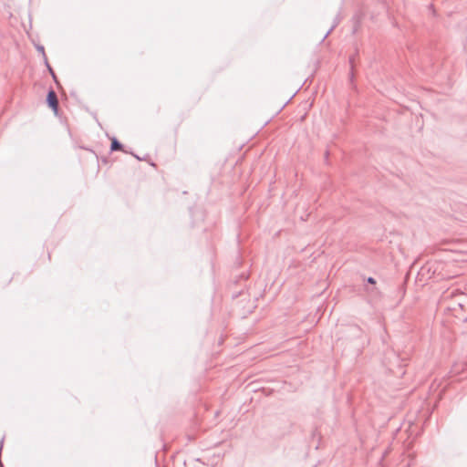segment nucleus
<instances>
[{
	"instance_id": "1",
	"label": "nucleus",
	"mask_w": 467,
	"mask_h": 467,
	"mask_svg": "<svg viewBox=\"0 0 467 467\" xmlns=\"http://www.w3.org/2000/svg\"><path fill=\"white\" fill-rule=\"evenodd\" d=\"M47 103L54 110L55 113L57 112V110H58V99H57L56 92L53 89H50L47 92Z\"/></svg>"
},
{
	"instance_id": "2",
	"label": "nucleus",
	"mask_w": 467,
	"mask_h": 467,
	"mask_svg": "<svg viewBox=\"0 0 467 467\" xmlns=\"http://www.w3.org/2000/svg\"><path fill=\"white\" fill-rule=\"evenodd\" d=\"M122 144L116 139L113 138L110 144V150L112 151L122 150Z\"/></svg>"
},
{
	"instance_id": "3",
	"label": "nucleus",
	"mask_w": 467,
	"mask_h": 467,
	"mask_svg": "<svg viewBox=\"0 0 467 467\" xmlns=\"http://www.w3.org/2000/svg\"><path fill=\"white\" fill-rule=\"evenodd\" d=\"M336 26H337V24L333 25V26L330 27V29H329V30L325 34V36H324V37H323L322 41H323V40H325V38H326V37H327V36H328V35L333 31V29L336 27Z\"/></svg>"
},
{
	"instance_id": "4",
	"label": "nucleus",
	"mask_w": 467,
	"mask_h": 467,
	"mask_svg": "<svg viewBox=\"0 0 467 467\" xmlns=\"http://www.w3.org/2000/svg\"><path fill=\"white\" fill-rule=\"evenodd\" d=\"M37 50L42 54L43 57L45 58L46 56V53H45V48L43 46H38L37 47Z\"/></svg>"
},
{
	"instance_id": "5",
	"label": "nucleus",
	"mask_w": 467,
	"mask_h": 467,
	"mask_svg": "<svg viewBox=\"0 0 467 467\" xmlns=\"http://www.w3.org/2000/svg\"><path fill=\"white\" fill-rule=\"evenodd\" d=\"M45 64H46V66L47 67L48 71L50 72V74H53V73H54V71H53L52 67H50V65L48 64L47 57H45Z\"/></svg>"
},
{
	"instance_id": "6",
	"label": "nucleus",
	"mask_w": 467,
	"mask_h": 467,
	"mask_svg": "<svg viewBox=\"0 0 467 467\" xmlns=\"http://www.w3.org/2000/svg\"><path fill=\"white\" fill-rule=\"evenodd\" d=\"M367 282L368 284H370V285H375L376 284V280L373 277H371V276L367 278Z\"/></svg>"
},
{
	"instance_id": "7",
	"label": "nucleus",
	"mask_w": 467,
	"mask_h": 467,
	"mask_svg": "<svg viewBox=\"0 0 467 467\" xmlns=\"http://www.w3.org/2000/svg\"><path fill=\"white\" fill-rule=\"evenodd\" d=\"M457 318L462 320L463 322H467V316H459V315H455Z\"/></svg>"
},
{
	"instance_id": "8",
	"label": "nucleus",
	"mask_w": 467,
	"mask_h": 467,
	"mask_svg": "<svg viewBox=\"0 0 467 467\" xmlns=\"http://www.w3.org/2000/svg\"><path fill=\"white\" fill-rule=\"evenodd\" d=\"M457 306L460 309H462L463 307V304L462 302H458Z\"/></svg>"
},
{
	"instance_id": "9",
	"label": "nucleus",
	"mask_w": 467,
	"mask_h": 467,
	"mask_svg": "<svg viewBox=\"0 0 467 467\" xmlns=\"http://www.w3.org/2000/svg\"><path fill=\"white\" fill-rule=\"evenodd\" d=\"M350 329L355 330V331H357V332H358V331H359V329H358L357 327H350Z\"/></svg>"
},
{
	"instance_id": "10",
	"label": "nucleus",
	"mask_w": 467,
	"mask_h": 467,
	"mask_svg": "<svg viewBox=\"0 0 467 467\" xmlns=\"http://www.w3.org/2000/svg\"><path fill=\"white\" fill-rule=\"evenodd\" d=\"M51 75H52V78H54V80H55L56 82H57L55 72H54L53 74H51Z\"/></svg>"
},
{
	"instance_id": "11",
	"label": "nucleus",
	"mask_w": 467,
	"mask_h": 467,
	"mask_svg": "<svg viewBox=\"0 0 467 467\" xmlns=\"http://www.w3.org/2000/svg\"><path fill=\"white\" fill-rule=\"evenodd\" d=\"M51 75H52V78H54V80H55L56 82H57L55 72H54L53 74H51Z\"/></svg>"
}]
</instances>
